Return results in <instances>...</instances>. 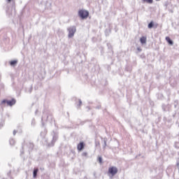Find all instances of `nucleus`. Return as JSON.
I'll return each mask as SVG.
<instances>
[{"label": "nucleus", "mask_w": 179, "mask_h": 179, "mask_svg": "<svg viewBox=\"0 0 179 179\" xmlns=\"http://www.w3.org/2000/svg\"><path fill=\"white\" fill-rule=\"evenodd\" d=\"M98 160L101 164L103 163V159L101 158V157H99Z\"/></svg>", "instance_id": "f8f14e48"}, {"label": "nucleus", "mask_w": 179, "mask_h": 179, "mask_svg": "<svg viewBox=\"0 0 179 179\" xmlns=\"http://www.w3.org/2000/svg\"><path fill=\"white\" fill-rule=\"evenodd\" d=\"M8 1V2H10V1H12V0H7Z\"/></svg>", "instance_id": "4468645a"}, {"label": "nucleus", "mask_w": 179, "mask_h": 179, "mask_svg": "<svg viewBox=\"0 0 179 179\" xmlns=\"http://www.w3.org/2000/svg\"><path fill=\"white\" fill-rule=\"evenodd\" d=\"M117 173H118V169H117V167L112 166L108 169V174L112 176V177H114Z\"/></svg>", "instance_id": "f03ea898"}, {"label": "nucleus", "mask_w": 179, "mask_h": 179, "mask_svg": "<svg viewBox=\"0 0 179 179\" xmlns=\"http://www.w3.org/2000/svg\"><path fill=\"white\" fill-rule=\"evenodd\" d=\"M143 2H146L147 3H153V0H143Z\"/></svg>", "instance_id": "9d476101"}, {"label": "nucleus", "mask_w": 179, "mask_h": 179, "mask_svg": "<svg viewBox=\"0 0 179 179\" xmlns=\"http://www.w3.org/2000/svg\"><path fill=\"white\" fill-rule=\"evenodd\" d=\"M69 31V38H72L73 36H75V33H76V27H71L68 29Z\"/></svg>", "instance_id": "7ed1b4c3"}, {"label": "nucleus", "mask_w": 179, "mask_h": 179, "mask_svg": "<svg viewBox=\"0 0 179 179\" xmlns=\"http://www.w3.org/2000/svg\"><path fill=\"white\" fill-rule=\"evenodd\" d=\"M140 41H141V44H146V36H142L140 38Z\"/></svg>", "instance_id": "423d86ee"}, {"label": "nucleus", "mask_w": 179, "mask_h": 179, "mask_svg": "<svg viewBox=\"0 0 179 179\" xmlns=\"http://www.w3.org/2000/svg\"><path fill=\"white\" fill-rule=\"evenodd\" d=\"M137 50H138V51H139V52L142 51V49H141V48H137Z\"/></svg>", "instance_id": "ddd939ff"}, {"label": "nucleus", "mask_w": 179, "mask_h": 179, "mask_svg": "<svg viewBox=\"0 0 179 179\" xmlns=\"http://www.w3.org/2000/svg\"><path fill=\"white\" fill-rule=\"evenodd\" d=\"M166 41H167V43H169V44H170L171 45H173V41H171L170 37L166 36Z\"/></svg>", "instance_id": "0eeeda50"}, {"label": "nucleus", "mask_w": 179, "mask_h": 179, "mask_svg": "<svg viewBox=\"0 0 179 179\" xmlns=\"http://www.w3.org/2000/svg\"><path fill=\"white\" fill-rule=\"evenodd\" d=\"M1 103H2V104H5V103H6L7 106H12L16 103V100H15V99H11L10 101L3 100V101H2Z\"/></svg>", "instance_id": "20e7f679"}, {"label": "nucleus", "mask_w": 179, "mask_h": 179, "mask_svg": "<svg viewBox=\"0 0 179 179\" xmlns=\"http://www.w3.org/2000/svg\"><path fill=\"white\" fill-rule=\"evenodd\" d=\"M156 1H160V0H156Z\"/></svg>", "instance_id": "dca6fc26"}, {"label": "nucleus", "mask_w": 179, "mask_h": 179, "mask_svg": "<svg viewBox=\"0 0 179 179\" xmlns=\"http://www.w3.org/2000/svg\"><path fill=\"white\" fill-rule=\"evenodd\" d=\"M78 15L81 19H87L89 17V11L85 10H80L78 11Z\"/></svg>", "instance_id": "f257e3e1"}, {"label": "nucleus", "mask_w": 179, "mask_h": 179, "mask_svg": "<svg viewBox=\"0 0 179 179\" xmlns=\"http://www.w3.org/2000/svg\"><path fill=\"white\" fill-rule=\"evenodd\" d=\"M16 64H17V61H16V60H13V61H11V62H10V64L11 66L16 65Z\"/></svg>", "instance_id": "1a4fd4ad"}, {"label": "nucleus", "mask_w": 179, "mask_h": 179, "mask_svg": "<svg viewBox=\"0 0 179 179\" xmlns=\"http://www.w3.org/2000/svg\"><path fill=\"white\" fill-rule=\"evenodd\" d=\"M37 173H38V169H34V178H36L37 177Z\"/></svg>", "instance_id": "6e6552de"}, {"label": "nucleus", "mask_w": 179, "mask_h": 179, "mask_svg": "<svg viewBox=\"0 0 179 179\" xmlns=\"http://www.w3.org/2000/svg\"><path fill=\"white\" fill-rule=\"evenodd\" d=\"M155 26V24H153V22H151L150 23L148 24V29H152Z\"/></svg>", "instance_id": "9b49d317"}, {"label": "nucleus", "mask_w": 179, "mask_h": 179, "mask_svg": "<svg viewBox=\"0 0 179 179\" xmlns=\"http://www.w3.org/2000/svg\"><path fill=\"white\" fill-rule=\"evenodd\" d=\"M77 149L80 152V150H83V149H85V143L83 142H80L79 144H78Z\"/></svg>", "instance_id": "39448f33"}, {"label": "nucleus", "mask_w": 179, "mask_h": 179, "mask_svg": "<svg viewBox=\"0 0 179 179\" xmlns=\"http://www.w3.org/2000/svg\"><path fill=\"white\" fill-rule=\"evenodd\" d=\"M155 27H157V24H155Z\"/></svg>", "instance_id": "2eb2a0df"}]
</instances>
